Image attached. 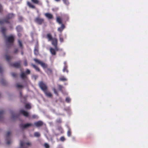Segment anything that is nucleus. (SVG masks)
Returning a JSON list of instances; mask_svg holds the SVG:
<instances>
[{"instance_id":"obj_1","label":"nucleus","mask_w":148,"mask_h":148,"mask_svg":"<svg viewBox=\"0 0 148 148\" xmlns=\"http://www.w3.org/2000/svg\"><path fill=\"white\" fill-rule=\"evenodd\" d=\"M5 42L7 47L9 48L13 45L14 40V37L12 35L5 37Z\"/></svg>"},{"instance_id":"obj_2","label":"nucleus","mask_w":148,"mask_h":148,"mask_svg":"<svg viewBox=\"0 0 148 148\" xmlns=\"http://www.w3.org/2000/svg\"><path fill=\"white\" fill-rule=\"evenodd\" d=\"M14 14H13L11 13L8 14L6 18L0 19V25H2L5 23H10L9 19L14 18Z\"/></svg>"},{"instance_id":"obj_3","label":"nucleus","mask_w":148,"mask_h":148,"mask_svg":"<svg viewBox=\"0 0 148 148\" xmlns=\"http://www.w3.org/2000/svg\"><path fill=\"white\" fill-rule=\"evenodd\" d=\"M34 60L35 61L36 63L40 64L44 69L46 68L47 67V64L42 61L36 58L34 59Z\"/></svg>"},{"instance_id":"obj_4","label":"nucleus","mask_w":148,"mask_h":148,"mask_svg":"<svg viewBox=\"0 0 148 148\" xmlns=\"http://www.w3.org/2000/svg\"><path fill=\"white\" fill-rule=\"evenodd\" d=\"M35 22L39 25H41L44 23V19L40 17H37L34 20Z\"/></svg>"},{"instance_id":"obj_5","label":"nucleus","mask_w":148,"mask_h":148,"mask_svg":"<svg viewBox=\"0 0 148 148\" xmlns=\"http://www.w3.org/2000/svg\"><path fill=\"white\" fill-rule=\"evenodd\" d=\"M39 85L40 88L43 91L47 90V87L46 84L42 82H40L39 84Z\"/></svg>"},{"instance_id":"obj_6","label":"nucleus","mask_w":148,"mask_h":148,"mask_svg":"<svg viewBox=\"0 0 148 148\" xmlns=\"http://www.w3.org/2000/svg\"><path fill=\"white\" fill-rule=\"evenodd\" d=\"M11 134L10 131H8L6 134V144L8 145H9L10 143V136Z\"/></svg>"},{"instance_id":"obj_7","label":"nucleus","mask_w":148,"mask_h":148,"mask_svg":"<svg viewBox=\"0 0 148 148\" xmlns=\"http://www.w3.org/2000/svg\"><path fill=\"white\" fill-rule=\"evenodd\" d=\"M33 125L32 124L27 123L26 124H21L20 125V127L22 128H25Z\"/></svg>"},{"instance_id":"obj_8","label":"nucleus","mask_w":148,"mask_h":148,"mask_svg":"<svg viewBox=\"0 0 148 148\" xmlns=\"http://www.w3.org/2000/svg\"><path fill=\"white\" fill-rule=\"evenodd\" d=\"M21 62V61H19V62H15L14 63L11 64V65L15 68H19L20 66V64Z\"/></svg>"},{"instance_id":"obj_9","label":"nucleus","mask_w":148,"mask_h":148,"mask_svg":"<svg viewBox=\"0 0 148 148\" xmlns=\"http://www.w3.org/2000/svg\"><path fill=\"white\" fill-rule=\"evenodd\" d=\"M64 66L63 69V71L64 72L66 71L67 73H68L69 72V71L67 69L68 66L67 62L66 61L64 62Z\"/></svg>"},{"instance_id":"obj_10","label":"nucleus","mask_w":148,"mask_h":148,"mask_svg":"<svg viewBox=\"0 0 148 148\" xmlns=\"http://www.w3.org/2000/svg\"><path fill=\"white\" fill-rule=\"evenodd\" d=\"M51 41L52 44L53 46L57 45H58V40L56 38H53V39Z\"/></svg>"},{"instance_id":"obj_11","label":"nucleus","mask_w":148,"mask_h":148,"mask_svg":"<svg viewBox=\"0 0 148 148\" xmlns=\"http://www.w3.org/2000/svg\"><path fill=\"white\" fill-rule=\"evenodd\" d=\"M26 145L29 146H30L31 145V143L29 142H27L26 143H24L23 141H21L20 142V146L21 147H22L25 146Z\"/></svg>"},{"instance_id":"obj_12","label":"nucleus","mask_w":148,"mask_h":148,"mask_svg":"<svg viewBox=\"0 0 148 148\" xmlns=\"http://www.w3.org/2000/svg\"><path fill=\"white\" fill-rule=\"evenodd\" d=\"M20 112L21 113H22L23 115L27 117L29 116V113L23 110H20Z\"/></svg>"},{"instance_id":"obj_13","label":"nucleus","mask_w":148,"mask_h":148,"mask_svg":"<svg viewBox=\"0 0 148 148\" xmlns=\"http://www.w3.org/2000/svg\"><path fill=\"white\" fill-rule=\"evenodd\" d=\"M34 124L36 127H40L43 125V123L41 121H38V122H35Z\"/></svg>"},{"instance_id":"obj_14","label":"nucleus","mask_w":148,"mask_h":148,"mask_svg":"<svg viewBox=\"0 0 148 148\" xmlns=\"http://www.w3.org/2000/svg\"><path fill=\"white\" fill-rule=\"evenodd\" d=\"M27 5L30 8L34 9L36 8L35 6L29 1L27 2Z\"/></svg>"},{"instance_id":"obj_15","label":"nucleus","mask_w":148,"mask_h":148,"mask_svg":"<svg viewBox=\"0 0 148 148\" xmlns=\"http://www.w3.org/2000/svg\"><path fill=\"white\" fill-rule=\"evenodd\" d=\"M46 38L48 39V41H51L53 38L52 37L50 33H48L47 34Z\"/></svg>"},{"instance_id":"obj_16","label":"nucleus","mask_w":148,"mask_h":148,"mask_svg":"<svg viewBox=\"0 0 148 148\" xmlns=\"http://www.w3.org/2000/svg\"><path fill=\"white\" fill-rule=\"evenodd\" d=\"M43 92H44L46 95L47 97H52V95L51 92L47 91V90Z\"/></svg>"},{"instance_id":"obj_17","label":"nucleus","mask_w":148,"mask_h":148,"mask_svg":"<svg viewBox=\"0 0 148 148\" xmlns=\"http://www.w3.org/2000/svg\"><path fill=\"white\" fill-rule=\"evenodd\" d=\"M45 16L49 19H51L53 18V15L49 13H46L45 14Z\"/></svg>"},{"instance_id":"obj_18","label":"nucleus","mask_w":148,"mask_h":148,"mask_svg":"<svg viewBox=\"0 0 148 148\" xmlns=\"http://www.w3.org/2000/svg\"><path fill=\"white\" fill-rule=\"evenodd\" d=\"M6 29L5 28L3 27L1 28V32L4 37H6Z\"/></svg>"},{"instance_id":"obj_19","label":"nucleus","mask_w":148,"mask_h":148,"mask_svg":"<svg viewBox=\"0 0 148 148\" xmlns=\"http://www.w3.org/2000/svg\"><path fill=\"white\" fill-rule=\"evenodd\" d=\"M31 1L35 4L42 5V3L40 2L39 0H31Z\"/></svg>"},{"instance_id":"obj_20","label":"nucleus","mask_w":148,"mask_h":148,"mask_svg":"<svg viewBox=\"0 0 148 148\" xmlns=\"http://www.w3.org/2000/svg\"><path fill=\"white\" fill-rule=\"evenodd\" d=\"M65 28V26L63 24H62L60 27L58 28V30L60 32H61Z\"/></svg>"},{"instance_id":"obj_21","label":"nucleus","mask_w":148,"mask_h":148,"mask_svg":"<svg viewBox=\"0 0 148 148\" xmlns=\"http://www.w3.org/2000/svg\"><path fill=\"white\" fill-rule=\"evenodd\" d=\"M50 51L52 55H55L56 54V52L54 49L50 48Z\"/></svg>"},{"instance_id":"obj_22","label":"nucleus","mask_w":148,"mask_h":148,"mask_svg":"<svg viewBox=\"0 0 148 148\" xmlns=\"http://www.w3.org/2000/svg\"><path fill=\"white\" fill-rule=\"evenodd\" d=\"M31 66H32L38 72L40 71V69L35 64H31Z\"/></svg>"},{"instance_id":"obj_23","label":"nucleus","mask_w":148,"mask_h":148,"mask_svg":"<svg viewBox=\"0 0 148 148\" xmlns=\"http://www.w3.org/2000/svg\"><path fill=\"white\" fill-rule=\"evenodd\" d=\"M20 76H21V78L23 79H25L27 78V77L26 76V75L25 73L23 72H22L21 73V74Z\"/></svg>"},{"instance_id":"obj_24","label":"nucleus","mask_w":148,"mask_h":148,"mask_svg":"<svg viewBox=\"0 0 148 148\" xmlns=\"http://www.w3.org/2000/svg\"><path fill=\"white\" fill-rule=\"evenodd\" d=\"M16 29L18 32H20L23 30L22 27L19 25H18L16 27Z\"/></svg>"},{"instance_id":"obj_25","label":"nucleus","mask_w":148,"mask_h":148,"mask_svg":"<svg viewBox=\"0 0 148 148\" xmlns=\"http://www.w3.org/2000/svg\"><path fill=\"white\" fill-rule=\"evenodd\" d=\"M34 54L36 55H37L39 54V51L38 47H36L34 50Z\"/></svg>"},{"instance_id":"obj_26","label":"nucleus","mask_w":148,"mask_h":148,"mask_svg":"<svg viewBox=\"0 0 148 148\" xmlns=\"http://www.w3.org/2000/svg\"><path fill=\"white\" fill-rule=\"evenodd\" d=\"M57 130L60 132L61 134L63 133V130L61 126H59L58 127Z\"/></svg>"},{"instance_id":"obj_27","label":"nucleus","mask_w":148,"mask_h":148,"mask_svg":"<svg viewBox=\"0 0 148 148\" xmlns=\"http://www.w3.org/2000/svg\"><path fill=\"white\" fill-rule=\"evenodd\" d=\"M56 21L59 24H61L62 23V19L61 17H57Z\"/></svg>"},{"instance_id":"obj_28","label":"nucleus","mask_w":148,"mask_h":148,"mask_svg":"<svg viewBox=\"0 0 148 148\" xmlns=\"http://www.w3.org/2000/svg\"><path fill=\"white\" fill-rule=\"evenodd\" d=\"M4 112V111L3 110H1L0 111V121L3 118Z\"/></svg>"},{"instance_id":"obj_29","label":"nucleus","mask_w":148,"mask_h":148,"mask_svg":"<svg viewBox=\"0 0 148 148\" xmlns=\"http://www.w3.org/2000/svg\"><path fill=\"white\" fill-rule=\"evenodd\" d=\"M67 79L64 76H62L59 78V80L61 81H65L67 80Z\"/></svg>"},{"instance_id":"obj_30","label":"nucleus","mask_w":148,"mask_h":148,"mask_svg":"<svg viewBox=\"0 0 148 148\" xmlns=\"http://www.w3.org/2000/svg\"><path fill=\"white\" fill-rule=\"evenodd\" d=\"M34 136L35 137H39L40 136V134L38 132H35L34 133Z\"/></svg>"},{"instance_id":"obj_31","label":"nucleus","mask_w":148,"mask_h":148,"mask_svg":"<svg viewBox=\"0 0 148 148\" xmlns=\"http://www.w3.org/2000/svg\"><path fill=\"white\" fill-rule=\"evenodd\" d=\"M52 71L50 69H48L47 70V73L48 75L51 74L52 73Z\"/></svg>"},{"instance_id":"obj_32","label":"nucleus","mask_w":148,"mask_h":148,"mask_svg":"<svg viewBox=\"0 0 148 148\" xmlns=\"http://www.w3.org/2000/svg\"><path fill=\"white\" fill-rule=\"evenodd\" d=\"M25 108L27 109H30L31 108V106L30 104H27L25 105Z\"/></svg>"},{"instance_id":"obj_33","label":"nucleus","mask_w":148,"mask_h":148,"mask_svg":"<svg viewBox=\"0 0 148 148\" xmlns=\"http://www.w3.org/2000/svg\"><path fill=\"white\" fill-rule=\"evenodd\" d=\"M5 58L7 61H9L11 59V58L10 56L6 55H5Z\"/></svg>"},{"instance_id":"obj_34","label":"nucleus","mask_w":148,"mask_h":148,"mask_svg":"<svg viewBox=\"0 0 148 148\" xmlns=\"http://www.w3.org/2000/svg\"><path fill=\"white\" fill-rule=\"evenodd\" d=\"M64 3L65 4L68 5L69 4V2L68 0H62Z\"/></svg>"},{"instance_id":"obj_35","label":"nucleus","mask_w":148,"mask_h":148,"mask_svg":"<svg viewBox=\"0 0 148 148\" xmlns=\"http://www.w3.org/2000/svg\"><path fill=\"white\" fill-rule=\"evenodd\" d=\"M71 132L70 129H69L67 132V135L69 137L71 136Z\"/></svg>"},{"instance_id":"obj_36","label":"nucleus","mask_w":148,"mask_h":148,"mask_svg":"<svg viewBox=\"0 0 148 148\" xmlns=\"http://www.w3.org/2000/svg\"><path fill=\"white\" fill-rule=\"evenodd\" d=\"M58 88L59 90L62 91V89L63 88V87L62 85H58Z\"/></svg>"},{"instance_id":"obj_37","label":"nucleus","mask_w":148,"mask_h":148,"mask_svg":"<svg viewBox=\"0 0 148 148\" xmlns=\"http://www.w3.org/2000/svg\"><path fill=\"white\" fill-rule=\"evenodd\" d=\"M1 83L3 85H5L6 84V81L5 79H2L1 81Z\"/></svg>"},{"instance_id":"obj_38","label":"nucleus","mask_w":148,"mask_h":148,"mask_svg":"<svg viewBox=\"0 0 148 148\" xmlns=\"http://www.w3.org/2000/svg\"><path fill=\"white\" fill-rule=\"evenodd\" d=\"M18 42L19 44L20 47H21L22 48L23 47V45L21 41L20 40H18Z\"/></svg>"},{"instance_id":"obj_39","label":"nucleus","mask_w":148,"mask_h":148,"mask_svg":"<svg viewBox=\"0 0 148 148\" xmlns=\"http://www.w3.org/2000/svg\"><path fill=\"white\" fill-rule=\"evenodd\" d=\"M65 140V138L64 136L61 137L60 138V140L62 142L64 141Z\"/></svg>"},{"instance_id":"obj_40","label":"nucleus","mask_w":148,"mask_h":148,"mask_svg":"<svg viewBox=\"0 0 148 148\" xmlns=\"http://www.w3.org/2000/svg\"><path fill=\"white\" fill-rule=\"evenodd\" d=\"M71 100V99L69 97H67L65 101L67 103H69L70 102Z\"/></svg>"},{"instance_id":"obj_41","label":"nucleus","mask_w":148,"mask_h":148,"mask_svg":"<svg viewBox=\"0 0 148 148\" xmlns=\"http://www.w3.org/2000/svg\"><path fill=\"white\" fill-rule=\"evenodd\" d=\"M53 90L54 93L57 95L58 96V94L57 90L55 88H54Z\"/></svg>"},{"instance_id":"obj_42","label":"nucleus","mask_w":148,"mask_h":148,"mask_svg":"<svg viewBox=\"0 0 148 148\" xmlns=\"http://www.w3.org/2000/svg\"><path fill=\"white\" fill-rule=\"evenodd\" d=\"M16 87L17 88H22L23 87V86L21 85L17 84Z\"/></svg>"},{"instance_id":"obj_43","label":"nucleus","mask_w":148,"mask_h":148,"mask_svg":"<svg viewBox=\"0 0 148 148\" xmlns=\"http://www.w3.org/2000/svg\"><path fill=\"white\" fill-rule=\"evenodd\" d=\"M56 122L58 123H61L62 122V120L60 118H59L56 120Z\"/></svg>"},{"instance_id":"obj_44","label":"nucleus","mask_w":148,"mask_h":148,"mask_svg":"<svg viewBox=\"0 0 148 148\" xmlns=\"http://www.w3.org/2000/svg\"><path fill=\"white\" fill-rule=\"evenodd\" d=\"M25 73L27 74H29L30 73V71L29 69H27L25 72Z\"/></svg>"},{"instance_id":"obj_45","label":"nucleus","mask_w":148,"mask_h":148,"mask_svg":"<svg viewBox=\"0 0 148 148\" xmlns=\"http://www.w3.org/2000/svg\"><path fill=\"white\" fill-rule=\"evenodd\" d=\"M44 145L45 147V148H49V145L47 143H45L44 144Z\"/></svg>"},{"instance_id":"obj_46","label":"nucleus","mask_w":148,"mask_h":148,"mask_svg":"<svg viewBox=\"0 0 148 148\" xmlns=\"http://www.w3.org/2000/svg\"><path fill=\"white\" fill-rule=\"evenodd\" d=\"M12 77H15L17 76V74L15 73H12Z\"/></svg>"},{"instance_id":"obj_47","label":"nucleus","mask_w":148,"mask_h":148,"mask_svg":"<svg viewBox=\"0 0 148 148\" xmlns=\"http://www.w3.org/2000/svg\"><path fill=\"white\" fill-rule=\"evenodd\" d=\"M32 117L33 119H37L38 118V116L36 115H32Z\"/></svg>"},{"instance_id":"obj_48","label":"nucleus","mask_w":148,"mask_h":148,"mask_svg":"<svg viewBox=\"0 0 148 148\" xmlns=\"http://www.w3.org/2000/svg\"><path fill=\"white\" fill-rule=\"evenodd\" d=\"M24 65L25 66H26L27 65V60H24Z\"/></svg>"},{"instance_id":"obj_49","label":"nucleus","mask_w":148,"mask_h":148,"mask_svg":"<svg viewBox=\"0 0 148 148\" xmlns=\"http://www.w3.org/2000/svg\"><path fill=\"white\" fill-rule=\"evenodd\" d=\"M55 47V50L56 51H58L59 50V49L57 47V45H56V46H54Z\"/></svg>"},{"instance_id":"obj_50","label":"nucleus","mask_w":148,"mask_h":148,"mask_svg":"<svg viewBox=\"0 0 148 148\" xmlns=\"http://www.w3.org/2000/svg\"><path fill=\"white\" fill-rule=\"evenodd\" d=\"M60 41L62 42H63V38L62 37H60L59 38Z\"/></svg>"},{"instance_id":"obj_51","label":"nucleus","mask_w":148,"mask_h":148,"mask_svg":"<svg viewBox=\"0 0 148 148\" xmlns=\"http://www.w3.org/2000/svg\"><path fill=\"white\" fill-rule=\"evenodd\" d=\"M18 52V49H15L14 51V53H17V52Z\"/></svg>"},{"instance_id":"obj_52","label":"nucleus","mask_w":148,"mask_h":148,"mask_svg":"<svg viewBox=\"0 0 148 148\" xmlns=\"http://www.w3.org/2000/svg\"><path fill=\"white\" fill-rule=\"evenodd\" d=\"M18 20L20 21H21L23 20V18L21 17H20L19 18Z\"/></svg>"},{"instance_id":"obj_53","label":"nucleus","mask_w":148,"mask_h":148,"mask_svg":"<svg viewBox=\"0 0 148 148\" xmlns=\"http://www.w3.org/2000/svg\"><path fill=\"white\" fill-rule=\"evenodd\" d=\"M18 37H20L21 36V35H22V34L21 33H20L19 32L18 33Z\"/></svg>"},{"instance_id":"obj_54","label":"nucleus","mask_w":148,"mask_h":148,"mask_svg":"<svg viewBox=\"0 0 148 148\" xmlns=\"http://www.w3.org/2000/svg\"><path fill=\"white\" fill-rule=\"evenodd\" d=\"M3 69L1 67H0V73H1L3 71Z\"/></svg>"},{"instance_id":"obj_55","label":"nucleus","mask_w":148,"mask_h":148,"mask_svg":"<svg viewBox=\"0 0 148 148\" xmlns=\"http://www.w3.org/2000/svg\"><path fill=\"white\" fill-rule=\"evenodd\" d=\"M2 9V6L1 4H0V12H1V10Z\"/></svg>"},{"instance_id":"obj_56","label":"nucleus","mask_w":148,"mask_h":148,"mask_svg":"<svg viewBox=\"0 0 148 148\" xmlns=\"http://www.w3.org/2000/svg\"><path fill=\"white\" fill-rule=\"evenodd\" d=\"M55 0L57 2H59L60 0Z\"/></svg>"},{"instance_id":"obj_57","label":"nucleus","mask_w":148,"mask_h":148,"mask_svg":"<svg viewBox=\"0 0 148 148\" xmlns=\"http://www.w3.org/2000/svg\"><path fill=\"white\" fill-rule=\"evenodd\" d=\"M21 54L22 55H23V53L22 52H21Z\"/></svg>"},{"instance_id":"obj_58","label":"nucleus","mask_w":148,"mask_h":148,"mask_svg":"<svg viewBox=\"0 0 148 148\" xmlns=\"http://www.w3.org/2000/svg\"><path fill=\"white\" fill-rule=\"evenodd\" d=\"M34 77H35V79H36V76H34Z\"/></svg>"}]
</instances>
